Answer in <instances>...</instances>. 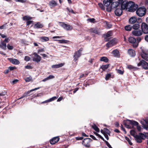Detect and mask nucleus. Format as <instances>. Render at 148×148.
I'll use <instances>...</instances> for the list:
<instances>
[{
    "label": "nucleus",
    "instance_id": "obj_30",
    "mask_svg": "<svg viewBox=\"0 0 148 148\" xmlns=\"http://www.w3.org/2000/svg\"><path fill=\"white\" fill-rule=\"evenodd\" d=\"M64 65V63H60L59 64L52 65L51 67L53 69L58 68Z\"/></svg>",
    "mask_w": 148,
    "mask_h": 148
},
{
    "label": "nucleus",
    "instance_id": "obj_39",
    "mask_svg": "<svg viewBox=\"0 0 148 148\" xmlns=\"http://www.w3.org/2000/svg\"><path fill=\"white\" fill-rule=\"evenodd\" d=\"M56 99H57V97H52L50 99H49L48 100L45 101L44 102H43V103H46L47 102H51V101Z\"/></svg>",
    "mask_w": 148,
    "mask_h": 148
},
{
    "label": "nucleus",
    "instance_id": "obj_61",
    "mask_svg": "<svg viewBox=\"0 0 148 148\" xmlns=\"http://www.w3.org/2000/svg\"><path fill=\"white\" fill-rule=\"evenodd\" d=\"M127 68L129 69H132L134 68V67L133 66L131 65H129L127 66Z\"/></svg>",
    "mask_w": 148,
    "mask_h": 148
},
{
    "label": "nucleus",
    "instance_id": "obj_47",
    "mask_svg": "<svg viewBox=\"0 0 148 148\" xmlns=\"http://www.w3.org/2000/svg\"><path fill=\"white\" fill-rule=\"evenodd\" d=\"M130 133L131 134L134 136V137L135 136V132L134 130H131L130 131Z\"/></svg>",
    "mask_w": 148,
    "mask_h": 148
},
{
    "label": "nucleus",
    "instance_id": "obj_20",
    "mask_svg": "<svg viewBox=\"0 0 148 148\" xmlns=\"http://www.w3.org/2000/svg\"><path fill=\"white\" fill-rule=\"evenodd\" d=\"M140 122L144 128H148V119L145 120H143Z\"/></svg>",
    "mask_w": 148,
    "mask_h": 148
},
{
    "label": "nucleus",
    "instance_id": "obj_26",
    "mask_svg": "<svg viewBox=\"0 0 148 148\" xmlns=\"http://www.w3.org/2000/svg\"><path fill=\"white\" fill-rule=\"evenodd\" d=\"M6 44L3 40L1 41L0 44V48L4 49L5 50L6 49Z\"/></svg>",
    "mask_w": 148,
    "mask_h": 148
},
{
    "label": "nucleus",
    "instance_id": "obj_17",
    "mask_svg": "<svg viewBox=\"0 0 148 148\" xmlns=\"http://www.w3.org/2000/svg\"><path fill=\"white\" fill-rule=\"evenodd\" d=\"M122 8H117L114 11L115 14L117 16H119L122 14L123 11Z\"/></svg>",
    "mask_w": 148,
    "mask_h": 148
},
{
    "label": "nucleus",
    "instance_id": "obj_49",
    "mask_svg": "<svg viewBox=\"0 0 148 148\" xmlns=\"http://www.w3.org/2000/svg\"><path fill=\"white\" fill-rule=\"evenodd\" d=\"M10 40V39L9 38H5L4 40H3L5 42H8Z\"/></svg>",
    "mask_w": 148,
    "mask_h": 148
},
{
    "label": "nucleus",
    "instance_id": "obj_4",
    "mask_svg": "<svg viewBox=\"0 0 148 148\" xmlns=\"http://www.w3.org/2000/svg\"><path fill=\"white\" fill-rule=\"evenodd\" d=\"M120 4H121V8L123 9H127L128 8L129 2L126 0L123 1V0H118Z\"/></svg>",
    "mask_w": 148,
    "mask_h": 148
},
{
    "label": "nucleus",
    "instance_id": "obj_5",
    "mask_svg": "<svg viewBox=\"0 0 148 148\" xmlns=\"http://www.w3.org/2000/svg\"><path fill=\"white\" fill-rule=\"evenodd\" d=\"M141 30L145 34H148V25L145 23H142L141 25Z\"/></svg>",
    "mask_w": 148,
    "mask_h": 148
},
{
    "label": "nucleus",
    "instance_id": "obj_60",
    "mask_svg": "<svg viewBox=\"0 0 148 148\" xmlns=\"http://www.w3.org/2000/svg\"><path fill=\"white\" fill-rule=\"evenodd\" d=\"M137 126V128L138 130L139 131H140L141 130V129H142L141 127L140 126H138V125Z\"/></svg>",
    "mask_w": 148,
    "mask_h": 148
},
{
    "label": "nucleus",
    "instance_id": "obj_7",
    "mask_svg": "<svg viewBox=\"0 0 148 148\" xmlns=\"http://www.w3.org/2000/svg\"><path fill=\"white\" fill-rule=\"evenodd\" d=\"M144 137V134L140 133L138 135H136L135 136V138L137 142L141 143Z\"/></svg>",
    "mask_w": 148,
    "mask_h": 148
},
{
    "label": "nucleus",
    "instance_id": "obj_32",
    "mask_svg": "<svg viewBox=\"0 0 148 148\" xmlns=\"http://www.w3.org/2000/svg\"><path fill=\"white\" fill-rule=\"evenodd\" d=\"M108 59L106 57H102L100 58V60L101 61H103L106 62H107L108 61Z\"/></svg>",
    "mask_w": 148,
    "mask_h": 148
},
{
    "label": "nucleus",
    "instance_id": "obj_15",
    "mask_svg": "<svg viewBox=\"0 0 148 148\" xmlns=\"http://www.w3.org/2000/svg\"><path fill=\"white\" fill-rule=\"evenodd\" d=\"M141 56L142 58L146 61H148V52L143 50L141 54Z\"/></svg>",
    "mask_w": 148,
    "mask_h": 148
},
{
    "label": "nucleus",
    "instance_id": "obj_36",
    "mask_svg": "<svg viewBox=\"0 0 148 148\" xmlns=\"http://www.w3.org/2000/svg\"><path fill=\"white\" fill-rule=\"evenodd\" d=\"M23 18L24 20L27 21L31 20L32 19V17L28 16H25L23 17Z\"/></svg>",
    "mask_w": 148,
    "mask_h": 148
},
{
    "label": "nucleus",
    "instance_id": "obj_31",
    "mask_svg": "<svg viewBox=\"0 0 148 148\" xmlns=\"http://www.w3.org/2000/svg\"><path fill=\"white\" fill-rule=\"evenodd\" d=\"M40 39L42 42H47L49 40V38L46 36H42L40 37Z\"/></svg>",
    "mask_w": 148,
    "mask_h": 148
},
{
    "label": "nucleus",
    "instance_id": "obj_48",
    "mask_svg": "<svg viewBox=\"0 0 148 148\" xmlns=\"http://www.w3.org/2000/svg\"><path fill=\"white\" fill-rule=\"evenodd\" d=\"M16 2H19L21 3H25L26 2L27 0H14Z\"/></svg>",
    "mask_w": 148,
    "mask_h": 148
},
{
    "label": "nucleus",
    "instance_id": "obj_25",
    "mask_svg": "<svg viewBox=\"0 0 148 148\" xmlns=\"http://www.w3.org/2000/svg\"><path fill=\"white\" fill-rule=\"evenodd\" d=\"M112 1L111 0H104L103 1V3L104 5L107 7L106 8L108 7H110L109 5L110 4L111 2Z\"/></svg>",
    "mask_w": 148,
    "mask_h": 148
},
{
    "label": "nucleus",
    "instance_id": "obj_45",
    "mask_svg": "<svg viewBox=\"0 0 148 148\" xmlns=\"http://www.w3.org/2000/svg\"><path fill=\"white\" fill-rule=\"evenodd\" d=\"M125 139L128 142L129 144L130 145H132V142H131L130 139L127 137H125Z\"/></svg>",
    "mask_w": 148,
    "mask_h": 148
},
{
    "label": "nucleus",
    "instance_id": "obj_1",
    "mask_svg": "<svg viewBox=\"0 0 148 148\" xmlns=\"http://www.w3.org/2000/svg\"><path fill=\"white\" fill-rule=\"evenodd\" d=\"M138 5H135L134 2L132 1H130L128 3V11L131 12H134L136 9L138 8Z\"/></svg>",
    "mask_w": 148,
    "mask_h": 148
},
{
    "label": "nucleus",
    "instance_id": "obj_52",
    "mask_svg": "<svg viewBox=\"0 0 148 148\" xmlns=\"http://www.w3.org/2000/svg\"><path fill=\"white\" fill-rule=\"evenodd\" d=\"M54 77V76L51 75H50L47 77L48 80L53 79Z\"/></svg>",
    "mask_w": 148,
    "mask_h": 148
},
{
    "label": "nucleus",
    "instance_id": "obj_40",
    "mask_svg": "<svg viewBox=\"0 0 148 148\" xmlns=\"http://www.w3.org/2000/svg\"><path fill=\"white\" fill-rule=\"evenodd\" d=\"M25 80L27 82H29L32 81V78L30 77L25 78Z\"/></svg>",
    "mask_w": 148,
    "mask_h": 148
},
{
    "label": "nucleus",
    "instance_id": "obj_57",
    "mask_svg": "<svg viewBox=\"0 0 148 148\" xmlns=\"http://www.w3.org/2000/svg\"><path fill=\"white\" fill-rule=\"evenodd\" d=\"M66 9L69 12H71L73 13H74V12L72 9H70L68 8H66Z\"/></svg>",
    "mask_w": 148,
    "mask_h": 148
},
{
    "label": "nucleus",
    "instance_id": "obj_43",
    "mask_svg": "<svg viewBox=\"0 0 148 148\" xmlns=\"http://www.w3.org/2000/svg\"><path fill=\"white\" fill-rule=\"evenodd\" d=\"M94 134L96 135L97 136H98L100 138H101V139L103 140V141L104 140V139L99 134L97 133V132H94Z\"/></svg>",
    "mask_w": 148,
    "mask_h": 148
},
{
    "label": "nucleus",
    "instance_id": "obj_53",
    "mask_svg": "<svg viewBox=\"0 0 148 148\" xmlns=\"http://www.w3.org/2000/svg\"><path fill=\"white\" fill-rule=\"evenodd\" d=\"M117 72L119 74H123V71L119 70V69H117L116 70Z\"/></svg>",
    "mask_w": 148,
    "mask_h": 148
},
{
    "label": "nucleus",
    "instance_id": "obj_28",
    "mask_svg": "<svg viewBox=\"0 0 148 148\" xmlns=\"http://www.w3.org/2000/svg\"><path fill=\"white\" fill-rule=\"evenodd\" d=\"M112 53L114 57H119V51L117 49L113 50L112 52Z\"/></svg>",
    "mask_w": 148,
    "mask_h": 148
},
{
    "label": "nucleus",
    "instance_id": "obj_22",
    "mask_svg": "<svg viewBox=\"0 0 148 148\" xmlns=\"http://www.w3.org/2000/svg\"><path fill=\"white\" fill-rule=\"evenodd\" d=\"M59 140V138L58 137H56L53 138L50 141V143L51 144H54L57 142Z\"/></svg>",
    "mask_w": 148,
    "mask_h": 148
},
{
    "label": "nucleus",
    "instance_id": "obj_8",
    "mask_svg": "<svg viewBox=\"0 0 148 148\" xmlns=\"http://www.w3.org/2000/svg\"><path fill=\"white\" fill-rule=\"evenodd\" d=\"M128 41L130 43L133 44V46L134 47L136 48L138 47V44L136 42V39L135 38L133 37H130L128 39Z\"/></svg>",
    "mask_w": 148,
    "mask_h": 148
},
{
    "label": "nucleus",
    "instance_id": "obj_62",
    "mask_svg": "<svg viewBox=\"0 0 148 148\" xmlns=\"http://www.w3.org/2000/svg\"><path fill=\"white\" fill-rule=\"evenodd\" d=\"M1 37L3 38H6L7 37V36L6 35L4 34H1Z\"/></svg>",
    "mask_w": 148,
    "mask_h": 148
},
{
    "label": "nucleus",
    "instance_id": "obj_9",
    "mask_svg": "<svg viewBox=\"0 0 148 148\" xmlns=\"http://www.w3.org/2000/svg\"><path fill=\"white\" fill-rule=\"evenodd\" d=\"M137 65L138 66H141L144 69H148V63L143 60H141L138 64Z\"/></svg>",
    "mask_w": 148,
    "mask_h": 148
},
{
    "label": "nucleus",
    "instance_id": "obj_11",
    "mask_svg": "<svg viewBox=\"0 0 148 148\" xmlns=\"http://www.w3.org/2000/svg\"><path fill=\"white\" fill-rule=\"evenodd\" d=\"M133 35L135 36H139L143 34V32L141 30L139 29L134 30L132 31Z\"/></svg>",
    "mask_w": 148,
    "mask_h": 148
},
{
    "label": "nucleus",
    "instance_id": "obj_10",
    "mask_svg": "<svg viewBox=\"0 0 148 148\" xmlns=\"http://www.w3.org/2000/svg\"><path fill=\"white\" fill-rule=\"evenodd\" d=\"M101 132L104 135L106 139L108 140L109 139L108 135H110V133L109 130L107 128H104L103 130H101Z\"/></svg>",
    "mask_w": 148,
    "mask_h": 148
},
{
    "label": "nucleus",
    "instance_id": "obj_56",
    "mask_svg": "<svg viewBox=\"0 0 148 148\" xmlns=\"http://www.w3.org/2000/svg\"><path fill=\"white\" fill-rule=\"evenodd\" d=\"M45 51V50L44 49L41 48L39 49L38 51V53H39L41 52H43Z\"/></svg>",
    "mask_w": 148,
    "mask_h": 148
},
{
    "label": "nucleus",
    "instance_id": "obj_33",
    "mask_svg": "<svg viewBox=\"0 0 148 148\" xmlns=\"http://www.w3.org/2000/svg\"><path fill=\"white\" fill-rule=\"evenodd\" d=\"M43 27V25L40 22H38L35 25V27L37 28H41Z\"/></svg>",
    "mask_w": 148,
    "mask_h": 148
},
{
    "label": "nucleus",
    "instance_id": "obj_51",
    "mask_svg": "<svg viewBox=\"0 0 148 148\" xmlns=\"http://www.w3.org/2000/svg\"><path fill=\"white\" fill-rule=\"evenodd\" d=\"M18 81V80L17 79H15L12 82H10V83L12 84H16Z\"/></svg>",
    "mask_w": 148,
    "mask_h": 148
},
{
    "label": "nucleus",
    "instance_id": "obj_13",
    "mask_svg": "<svg viewBox=\"0 0 148 148\" xmlns=\"http://www.w3.org/2000/svg\"><path fill=\"white\" fill-rule=\"evenodd\" d=\"M82 51V50L80 49L78 51L75 52L73 56L74 58V61H76L78 60V58L80 56Z\"/></svg>",
    "mask_w": 148,
    "mask_h": 148
},
{
    "label": "nucleus",
    "instance_id": "obj_38",
    "mask_svg": "<svg viewBox=\"0 0 148 148\" xmlns=\"http://www.w3.org/2000/svg\"><path fill=\"white\" fill-rule=\"evenodd\" d=\"M109 66V64L102 65L101 66V68L104 71L107 69Z\"/></svg>",
    "mask_w": 148,
    "mask_h": 148
},
{
    "label": "nucleus",
    "instance_id": "obj_59",
    "mask_svg": "<svg viewBox=\"0 0 148 148\" xmlns=\"http://www.w3.org/2000/svg\"><path fill=\"white\" fill-rule=\"evenodd\" d=\"M25 68L27 69H32V67L31 66L27 65L25 66Z\"/></svg>",
    "mask_w": 148,
    "mask_h": 148
},
{
    "label": "nucleus",
    "instance_id": "obj_21",
    "mask_svg": "<svg viewBox=\"0 0 148 148\" xmlns=\"http://www.w3.org/2000/svg\"><path fill=\"white\" fill-rule=\"evenodd\" d=\"M8 59L10 61V62L14 64L17 65L19 64L20 63V62L17 59H13L12 58H8Z\"/></svg>",
    "mask_w": 148,
    "mask_h": 148
},
{
    "label": "nucleus",
    "instance_id": "obj_6",
    "mask_svg": "<svg viewBox=\"0 0 148 148\" xmlns=\"http://www.w3.org/2000/svg\"><path fill=\"white\" fill-rule=\"evenodd\" d=\"M60 25L67 31H70L73 29V27L71 25L63 23H60Z\"/></svg>",
    "mask_w": 148,
    "mask_h": 148
},
{
    "label": "nucleus",
    "instance_id": "obj_3",
    "mask_svg": "<svg viewBox=\"0 0 148 148\" xmlns=\"http://www.w3.org/2000/svg\"><path fill=\"white\" fill-rule=\"evenodd\" d=\"M120 2L118 1H114L111 3L110 7H108L106 9V10L108 12H110L114 8H116L118 7Z\"/></svg>",
    "mask_w": 148,
    "mask_h": 148
},
{
    "label": "nucleus",
    "instance_id": "obj_46",
    "mask_svg": "<svg viewBox=\"0 0 148 148\" xmlns=\"http://www.w3.org/2000/svg\"><path fill=\"white\" fill-rule=\"evenodd\" d=\"M7 48L9 50H12L13 49V47L12 46H11L9 44H8Z\"/></svg>",
    "mask_w": 148,
    "mask_h": 148
},
{
    "label": "nucleus",
    "instance_id": "obj_12",
    "mask_svg": "<svg viewBox=\"0 0 148 148\" xmlns=\"http://www.w3.org/2000/svg\"><path fill=\"white\" fill-rule=\"evenodd\" d=\"M91 140L90 138H86L84 139L82 142V144L86 147L90 146V143Z\"/></svg>",
    "mask_w": 148,
    "mask_h": 148
},
{
    "label": "nucleus",
    "instance_id": "obj_41",
    "mask_svg": "<svg viewBox=\"0 0 148 148\" xmlns=\"http://www.w3.org/2000/svg\"><path fill=\"white\" fill-rule=\"evenodd\" d=\"M125 29L127 31H130L131 29V27L130 25H127L125 27Z\"/></svg>",
    "mask_w": 148,
    "mask_h": 148
},
{
    "label": "nucleus",
    "instance_id": "obj_18",
    "mask_svg": "<svg viewBox=\"0 0 148 148\" xmlns=\"http://www.w3.org/2000/svg\"><path fill=\"white\" fill-rule=\"evenodd\" d=\"M116 43V42L115 41V40L114 39H113L108 42L107 43L106 46L107 47L109 48L110 47H112Z\"/></svg>",
    "mask_w": 148,
    "mask_h": 148
},
{
    "label": "nucleus",
    "instance_id": "obj_44",
    "mask_svg": "<svg viewBox=\"0 0 148 148\" xmlns=\"http://www.w3.org/2000/svg\"><path fill=\"white\" fill-rule=\"evenodd\" d=\"M98 5L100 8H101V9L102 10H105V8L102 4L101 3H99L98 4Z\"/></svg>",
    "mask_w": 148,
    "mask_h": 148
},
{
    "label": "nucleus",
    "instance_id": "obj_19",
    "mask_svg": "<svg viewBox=\"0 0 148 148\" xmlns=\"http://www.w3.org/2000/svg\"><path fill=\"white\" fill-rule=\"evenodd\" d=\"M89 32L91 33H93L97 34L99 35L100 34L99 29L97 28H91L89 30Z\"/></svg>",
    "mask_w": 148,
    "mask_h": 148
},
{
    "label": "nucleus",
    "instance_id": "obj_35",
    "mask_svg": "<svg viewBox=\"0 0 148 148\" xmlns=\"http://www.w3.org/2000/svg\"><path fill=\"white\" fill-rule=\"evenodd\" d=\"M92 127L97 132H99L100 130L97 126L95 124L92 125Z\"/></svg>",
    "mask_w": 148,
    "mask_h": 148
},
{
    "label": "nucleus",
    "instance_id": "obj_42",
    "mask_svg": "<svg viewBox=\"0 0 148 148\" xmlns=\"http://www.w3.org/2000/svg\"><path fill=\"white\" fill-rule=\"evenodd\" d=\"M111 74H110V73L107 74L106 75V77H105V79L106 80H108L109 79V78L111 77Z\"/></svg>",
    "mask_w": 148,
    "mask_h": 148
},
{
    "label": "nucleus",
    "instance_id": "obj_23",
    "mask_svg": "<svg viewBox=\"0 0 148 148\" xmlns=\"http://www.w3.org/2000/svg\"><path fill=\"white\" fill-rule=\"evenodd\" d=\"M49 5L51 8L56 6L57 3L56 2L53 0H52L49 1Z\"/></svg>",
    "mask_w": 148,
    "mask_h": 148
},
{
    "label": "nucleus",
    "instance_id": "obj_54",
    "mask_svg": "<svg viewBox=\"0 0 148 148\" xmlns=\"http://www.w3.org/2000/svg\"><path fill=\"white\" fill-rule=\"evenodd\" d=\"M130 125H130H127V123H125V127L126 128H131L132 126H131Z\"/></svg>",
    "mask_w": 148,
    "mask_h": 148
},
{
    "label": "nucleus",
    "instance_id": "obj_14",
    "mask_svg": "<svg viewBox=\"0 0 148 148\" xmlns=\"http://www.w3.org/2000/svg\"><path fill=\"white\" fill-rule=\"evenodd\" d=\"M33 55L34 56L33 58V61L37 62H40L41 59V57L35 52L33 53Z\"/></svg>",
    "mask_w": 148,
    "mask_h": 148
},
{
    "label": "nucleus",
    "instance_id": "obj_55",
    "mask_svg": "<svg viewBox=\"0 0 148 148\" xmlns=\"http://www.w3.org/2000/svg\"><path fill=\"white\" fill-rule=\"evenodd\" d=\"M87 20L88 21L92 23V22H93L94 21H95V19L94 18H92L88 19Z\"/></svg>",
    "mask_w": 148,
    "mask_h": 148
},
{
    "label": "nucleus",
    "instance_id": "obj_37",
    "mask_svg": "<svg viewBox=\"0 0 148 148\" xmlns=\"http://www.w3.org/2000/svg\"><path fill=\"white\" fill-rule=\"evenodd\" d=\"M112 32L111 31H109L107 33L104 35V37H108L112 35Z\"/></svg>",
    "mask_w": 148,
    "mask_h": 148
},
{
    "label": "nucleus",
    "instance_id": "obj_2",
    "mask_svg": "<svg viewBox=\"0 0 148 148\" xmlns=\"http://www.w3.org/2000/svg\"><path fill=\"white\" fill-rule=\"evenodd\" d=\"M146 12V9L144 7L140 8L136 11L137 14L140 17H142L144 16Z\"/></svg>",
    "mask_w": 148,
    "mask_h": 148
},
{
    "label": "nucleus",
    "instance_id": "obj_29",
    "mask_svg": "<svg viewBox=\"0 0 148 148\" xmlns=\"http://www.w3.org/2000/svg\"><path fill=\"white\" fill-rule=\"evenodd\" d=\"M128 121L129 122V124L131 125L133 127L134 126H136L138 125V123L136 121L130 120H128Z\"/></svg>",
    "mask_w": 148,
    "mask_h": 148
},
{
    "label": "nucleus",
    "instance_id": "obj_63",
    "mask_svg": "<svg viewBox=\"0 0 148 148\" xmlns=\"http://www.w3.org/2000/svg\"><path fill=\"white\" fill-rule=\"evenodd\" d=\"M142 40V38H140V37H138L137 38V41L138 42V43L140 42L141 41V40Z\"/></svg>",
    "mask_w": 148,
    "mask_h": 148
},
{
    "label": "nucleus",
    "instance_id": "obj_16",
    "mask_svg": "<svg viewBox=\"0 0 148 148\" xmlns=\"http://www.w3.org/2000/svg\"><path fill=\"white\" fill-rule=\"evenodd\" d=\"M39 88H40L39 87H38V88H35L34 89H32V90H30L28 91H27V92H25L23 95L19 99H21L22 98H23L24 97H27V96L29 95V93L35 90H37V89H39Z\"/></svg>",
    "mask_w": 148,
    "mask_h": 148
},
{
    "label": "nucleus",
    "instance_id": "obj_34",
    "mask_svg": "<svg viewBox=\"0 0 148 148\" xmlns=\"http://www.w3.org/2000/svg\"><path fill=\"white\" fill-rule=\"evenodd\" d=\"M140 27V25L138 23L134 24L132 26V28L134 30L138 29Z\"/></svg>",
    "mask_w": 148,
    "mask_h": 148
},
{
    "label": "nucleus",
    "instance_id": "obj_64",
    "mask_svg": "<svg viewBox=\"0 0 148 148\" xmlns=\"http://www.w3.org/2000/svg\"><path fill=\"white\" fill-rule=\"evenodd\" d=\"M145 39L147 42H148V35H146L145 37Z\"/></svg>",
    "mask_w": 148,
    "mask_h": 148
},
{
    "label": "nucleus",
    "instance_id": "obj_50",
    "mask_svg": "<svg viewBox=\"0 0 148 148\" xmlns=\"http://www.w3.org/2000/svg\"><path fill=\"white\" fill-rule=\"evenodd\" d=\"M30 58L29 56H25V57L24 60L25 61H26L27 62L29 61L30 60Z\"/></svg>",
    "mask_w": 148,
    "mask_h": 148
},
{
    "label": "nucleus",
    "instance_id": "obj_58",
    "mask_svg": "<svg viewBox=\"0 0 148 148\" xmlns=\"http://www.w3.org/2000/svg\"><path fill=\"white\" fill-rule=\"evenodd\" d=\"M33 21L30 20L27 21V25H28L32 23Z\"/></svg>",
    "mask_w": 148,
    "mask_h": 148
},
{
    "label": "nucleus",
    "instance_id": "obj_27",
    "mask_svg": "<svg viewBox=\"0 0 148 148\" xmlns=\"http://www.w3.org/2000/svg\"><path fill=\"white\" fill-rule=\"evenodd\" d=\"M128 52L129 55L132 57L134 56L135 55V52L133 49H130L128 51Z\"/></svg>",
    "mask_w": 148,
    "mask_h": 148
},
{
    "label": "nucleus",
    "instance_id": "obj_24",
    "mask_svg": "<svg viewBox=\"0 0 148 148\" xmlns=\"http://www.w3.org/2000/svg\"><path fill=\"white\" fill-rule=\"evenodd\" d=\"M137 18L135 16H133L130 18L129 20L130 23L132 24L135 23L137 21Z\"/></svg>",
    "mask_w": 148,
    "mask_h": 148
}]
</instances>
